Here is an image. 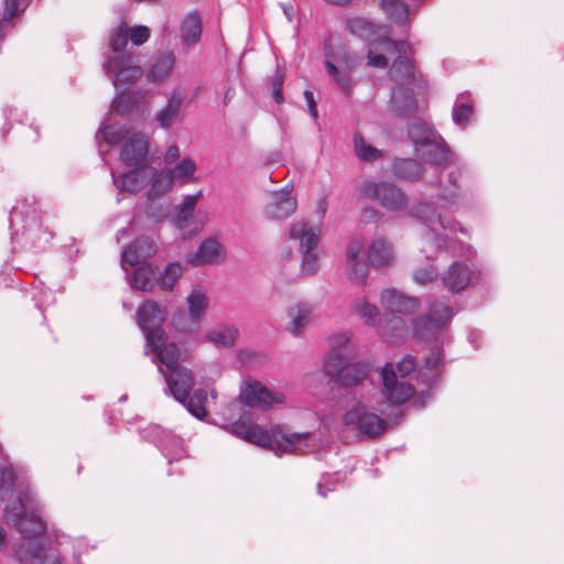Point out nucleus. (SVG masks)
I'll return each mask as SVG.
<instances>
[{"mask_svg":"<svg viewBox=\"0 0 564 564\" xmlns=\"http://www.w3.org/2000/svg\"><path fill=\"white\" fill-rule=\"evenodd\" d=\"M175 63L176 56L171 51L155 54L149 65L148 80L158 84L165 82L172 75Z\"/></svg>","mask_w":564,"mask_h":564,"instance_id":"20","label":"nucleus"},{"mask_svg":"<svg viewBox=\"0 0 564 564\" xmlns=\"http://www.w3.org/2000/svg\"><path fill=\"white\" fill-rule=\"evenodd\" d=\"M373 45H368L367 64L377 68H386L388 66V57L384 54H378L380 51L389 54L406 55L409 45L405 41H395L389 36H377L373 39Z\"/></svg>","mask_w":564,"mask_h":564,"instance_id":"12","label":"nucleus"},{"mask_svg":"<svg viewBox=\"0 0 564 564\" xmlns=\"http://www.w3.org/2000/svg\"><path fill=\"white\" fill-rule=\"evenodd\" d=\"M364 243L359 239L351 240L346 250V261H354L357 259H364Z\"/></svg>","mask_w":564,"mask_h":564,"instance_id":"55","label":"nucleus"},{"mask_svg":"<svg viewBox=\"0 0 564 564\" xmlns=\"http://www.w3.org/2000/svg\"><path fill=\"white\" fill-rule=\"evenodd\" d=\"M327 207H328V204H327L326 197L319 198L317 202L316 209L321 217L325 216Z\"/></svg>","mask_w":564,"mask_h":564,"instance_id":"64","label":"nucleus"},{"mask_svg":"<svg viewBox=\"0 0 564 564\" xmlns=\"http://www.w3.org/2000/svg\"><path fill=\"white\" fill-rule=\"evenodd\" d=\"M415 366V358L408 355L397 365L386 364L381 368V393L389 403L403 404L414 394V387L408 377L414 371Z\"/></svg>","mask_w":564,"mask_h":564,"instance_id":"4","label":"nucleus"},{"mask_svg":"<svg viewBox=\"0 0 564 564\" xmlns=\"http://www.w3.org/2000/svg\"><path fill=\"white\" fill-rule=\"evenodd\" d=\"M20 12V0H4L3 17L6 20L14 18Z\"/></svg>","mask_w":564,"mask_h":564,"instance_id":"59","label":"nucleus"},{"mask_svg":"<svg viewBox=\"0 0 564 564\" xmlns=\"http://www.w3.org/2000/svg\"><path fill=\"white\" fill-rule=\"evenodd\" d=\"M416 155L424 162L441 169H445L456 161L454 152L442 137H438L425 149H417Z\"/></svg>","mask_w":564,"mask_h":564,"instance_id":"14","label":"nucleus"},{"mask_svg":"<svg viewBox=\"0 0 564 564\" xmlns=\"http://www.w3.org/2000/svg\"><path fill=\"white\" fill-rule=\"evenodd\" d=\"M351 339V333L349 330H344L340 333H336L328 338V345L330 347V352H348V344Z\"/></svg>","mask_w":564,"mask_h":564,"instance_id":"51","label":"nucleus"},{"mask_svg":"<svg viewBox=\"0 0 564 564\" xmlns=\"http://www.w3.org/2000/svg\"><path fill=\"white\" fill-rule=\"evenodd\" d=\"M423 172V165L414 159H395L392 164V173L400 178L416 181Z\"/></svg>","mask_w":564,"mask_h":564,"instance_id":"34","label":"nucleus"},{"mask_svg":"<svg viewBox=\"0 0 564 564\" xmlns=\"http://www.w3.org/2000/svg\"><path fill=\"white\" fill-rule=\"evenodd\" d=\"M348 278L350 281L365 284L368 276V263L364 259L347 261Z\"/></svg>","mask_w":564,"mask_h":564,"instance_id":"47","label":"nucleus"},{"mask_svg":"<svg viewBox=\"0 0 564 564\" xmlns=\"http://www.w3.org/2000/svg\"><path fill=\"white\" fill-rule=\"evenodd\" d=\"M102 135H104L105 141L108 144L113 145V144L119 143L122 140L126 141V139L130 134H128V131L121 126L109 124L102 129Z\"/></svg>","mask_w":564,"mask_h":564,"instance_id":"53","label":"nucleus"},{"mask_svg":"<svg viewBox=\"0 0 564 564\" xmlns=\"http://www.w3.org/2000/svg\"><path fill=\"white\" fill-rule=\"evenodd\" d=\"M224 258L221 245L215 239H206L196 252L187 254V262L193 265L215 264L221 262Z\"/></svg>","mask_w":564,"mask_h":564,"instance_id":"21","label":"nucleus"},{"mask_svg":"<svg viewBox=\"0 0 564 564\" xmlns=\"http://www.w3.org/2000/svg\"><path fill=\"white\" fill-rule=\"evenodd\" d=\"M381 305L391 314L410 315L417 311L420 302L416 297H410L390 289L382 292Z\"/></svg>","mask_w":564,"mask_h":564,"instance_id":"17","label":"nucleus"},{"mask_svg":"<svg viewBox=\"0 0 564 564\" xmlns=\"http://www.w3.org/2000/svg\"><path fill=\"white\" fill-rule=\"evenodd\" d=\"M238 336V329L235 326L227 325H218L213 329L208 330L206 334L207 340L210 343L223 346V347H231L234 346Z\"/></svg>","mask_w":564,"mask_h":564,"instance_id":"38","label":"nucleus"},{"mask_svg":"<svg viewBox=\"0 0 564 564\" xmlns=\"http://www.w3.org/2000/svg\"><path fill=\"white\" fill-rule=\"evenodd\" d=\"M341 423L361 440L378 438L387 430V422L360 401L344 413Z\"/></svg>","mask_w":564,"mask_h":564,"instance_id":"5","label":"nucleus"},{"mask_svg":"<svg viewBox=\"0 0 564 564\" xmlns=\"http://www.w3.org/2000/svg\"><path fill=\"white\" fill-rule=\"evenodd\" d=\"M312 311V305L306 303H299L289 307L288 316L290 318V324L288 329L292 335L299 336L303 333L311 322Z\"/></svg>","mask_w":564,"mask_h":564,"instance_id":"27","label":"nucleus"},{"mask_svg":"<svg viewBox=\"0 0 564 564\" xmlns=\"http://www.w3.org/2000/svg\"><path fill=\"white\" fill-rule=\"evenodd\" d=\"M442 357V350L438 347L433 348L431 354L425 358V367L430 370L435 369L441 362Z\"/></svg>","mask_w":564,"mask_h":564,"instance_id":"58","label":"nucleus"},{"mask_svg":"<svg viewBox=\"0 0 564 564\" xmlns=\"http://www.w3.org/2000/svg\"><path fill=\"white\" fill-rule=\"evenodd\" d=\"M182 274V267L180 263H170L163 274L158 280L163 290H172L175 282Z\"/></svg>","mask_w":564,"mask_h":564,"instance_id":"49","label":"nucleus"},{"mask_svg":"<svg viewBox=\"0 0 564 564\" xmlns=\"http://www.w3.org/2000/svg\"><path fill=\"white\" fill-rule=\"evenodd\" d=\"M14 479L11 471L6 468L0 470V499L4 497V494L11 491L13 488Z\"/></svg>","mask_w":564,"mask_h":564,"instance_id":"56","label":"nucleus"},{"mask_svg":"<svg viewBox=\"0 0 564 564\" xmlns=\"http://www.w3.org/2000/svg\"><path fill=\"white\" fill-rule=\"evenodd\" d=\"M40 503L31 490L20 492L17 500L4 509V519L8 524L18 529L24 541L13 546L14 557L20 564H44L45 549L32 539L41 536L46 531V524L39 516Z\"/></svg>","mask_w":564,"mask_h":564,"instance_id":"1","label":"nucleus"},{"mask_svg":"<svg viewBox=\"0 0 564 564\" xmlns=\"http://www.w3.org/2000/svg\"><path fill=\"white\" fill-rule=\"evenodd\" d=\"M111 176L115 186L119 191L135 193L142 188L144 183L143 172L139 170L127 172L121 176H117L115 172H111Z\"/></svg>","mask_w":564,"mask_h":564,"instance_id":"36","label":"nucleus"},{"mask_svg":"<svg viewBox=\"0 0 564 564\" xmlns=\"http://www.w3.org/2000/svg\"><path fill=\"white\" fill-rule=\"evenodd\" d=\"M180 158V150L177 145H171L166 150V153L164 155V162L166 164H171L172 162L176 161Z\"/></svg>","mask_w":564,"mask_h":564,"instance_id":"62","label":"nucleus"},{"mask_svg":"<svg viewBox=\"0 0 564 564\" xmlns=\"http://www.w3.org/2000/svg\"><path fill=\"white\" fill-rule=\"evenodd\" d=\"M239 398L243 405L261 411H269L286 401L283 392L269 389L262 382L252 379L243 382Z\"/></svg>","mask_w":564,"mask_h":564,"instance_id":"7","label":"nucleus"},{"mask_svg":"<svg viewBox=\"0 0 564 564\" xmlns=\"http://www.w3.org/2000/svg\"><path fill=\"white\" fill-rule=\"evenodd\" d=\"M302 253L301 261V273L304 275H314L317 273L319 268L318 262V252L314 251H305Z\"/></svg>","mask_w":564,"mask_h":564,"instance_id":"52","label":"nucleus"},{"mask_svg":"<svg viewBox=\"0 0 564 564\" xmlns=\"http://www.w3.org/2000/svg\"><path fill=\"white\" fill-rule=\"evenodd\" d=\"M390 322L392 323V336H395L399 332H403L405 329V324L402 318L392 316Z\"/></svg>","mask_w":564,"mask_h":564,"instance_id":"63","label":"nucleus"},{"mask_svg":"<svg viewBox=\"0 0 564 564\" xmlns=\"http://www.w3.org/2000/svg\"><path fill=\"white\" fill-rule=\"evenodd\" d=\"M304 98H305V101H306V105L308 107L311 116L314 119H317L318 115H317V108H316V104H315V100H314L313 93L310 91V90H305L304 91Z\"/></svg>","mask_w":564,"mask_h":564,"instance_id":"61","label":"nucleus"},{"mask_svg":"<svg viewBox=\"0 0 564 564\" xmlns=\"http://www.w3.org/2000/svg\"><path fill=\"white\" fill-rule=\"evenodd\" d=\"M415 99L410 86L392 87L390 107L400 116L409 115L415 109Z\"/></svg>","mask_w":564,"mask_h":564,"instance_id":"26","label":"nucleus"},{"mask_svg":"<svg viewBox=\"0 0 564 564\" xmlns=\"http://www.w3.org/2000/svg\"><path fill=\"white\" fill-rule=\"evenodd\" d=\"M296 207L297 202L292 196V187L286 185L270 194V199L263 207V215L270 220H284L295 213Z\"/></svg>","mask_w":564,"mask_h":564,"instance_id":"11","label":"nucleus"},{"mask_svg":"<svg viewBox=\"0 0 564 564\" xmlns=\"http://www.w3.org/2000/svg\"><path fill=\"white\" fill-rule=\"evenodd\" d=\"M409 138L415 145V153L417 149H425L433 143L440 134H437L426 122L414 120L408 130Z\"/></svg>","mask_w":564,"mask_h":564,"instance_id":"28","label":"nucleus"},{"mask_svg":"<svg viewBox=\"0 0 564 564\" xmlns=\"http://www.w3.org/2000/svg\"><path fill=\"white\" fill-rule=\"evenodd\" d=\"M173 182L174 178L170 170L155 171L153 174L150 195H160L167 192L172 188Z\"/></svg>","mask_w":564,"mask_h":564,"instance_id":"45","label":"nucleus"},{"mask_svg":"<svg viewBox=\"0 0 564 564\" xmlns=\"http://www.w3.org/2000/svg\"><path fill=\"white\" fill-rule=\"evenodd\" d=\"M165 316V308L152 301L143 303L138 308V324L145 336L147 346L158 347L163 343L165 332L162 325Z\"/></svg>","mask_w":564,"mask_h":564,"instance_id":"8","label":"nucleus"},{"mask_svg":"<svg viewBox=\"0 0 564 564\" xmlns=\"http://www.w3.org/2000/svg\"><path fill=\"white\" fill-rule=\"evenodd\" d=\"M156 282V273L151 265H140L130 278V285L141 291H151Z\"/></svg>","mask_w":564,"mask_h":564,"instance_id":"37","label":"nucleus"},{"mask_svg":"<svg viewBox=\"0 0 564 564\" xmlns=\"http://www.w3.org/2000/svg\"><path fill=\"white\" fill-rule=\"evenodd\" d=\"M142 440L154 444L171 464L185 457V449L181 437L158 424H150L140 430Z\"/></svg>","mask_w":564,"mask_h":564,"instance_id":"9","label":"nucleus"},{"mask_svg":"<svg viewBox=\"0 0 564 564\" xmlns=\"http://www.w3.org/2000/svg\"><path fill=\"white\" fill-rule=\"evenodd\" d=\"M436 275V271L432 264L421 268L414 272V281L417 284L425 285L432 282Z\"/></svg>","mask_w":564,"mask_h":564,"instance_id":"54","label":"nucleus"},{"mask_svg":"<svg viewBox=\"0 0 564 564\" xmlns=\"http://www.w3.org/2000/svg\"><path fill=\"white\" fill-rule=\"evenodd\" d=\"M165 340L166 336L164 335L163 343L158 347L145 345V354H149V349L155 352L156 358L161 364V366H159V370L162 376L183 367L178 364L181 357L180 347L174 343L166 344Z\"/></svg>","mask_w":564,"mask_h":564,"instance_id":"19","label":"nucleus"},{"mask_svg":"<svg viewBox=\"0 0 564 564\" xmlns=\"http://www.w3.org/2000/svg\"><path fill=\"white\" fill-rule=\"evenodd\" d=\"M289 237L300 241V252L314 251L319 242L321 228L299 220L291 225Z\"/></svg>","mask_w":564,"mask_h":564,"instance_id":"18","label":"nucleus"},{"mask_svg":"<svg viewBox=\"0 0 564 564\" xmlns=\"http://www.w3.org/2000/svg\"><path fill=\"white\" fill-rule=\"evenodd\" d=\"M282 86L283 77L281 74L276 73L272 78V96L278 104L283 101Z\"/></svg>","mask_w":564,"mask_h":564,"instance_id":"57","label":"nucleus"},{"mask_svg":"<svg viewBox=\"0 0 564 564\" xmlns=\"http://www.w3.org/2000/svg\"><path fill=\"white\" fill-rule=\"evenodd\" d=\"M231 430L237 436L252 444L272 449L279 455L283 452L304 454L311 448L308 443L311 437L310 432L286 433L279 426L267 431L258 424L246 421L242 417L232 424Z\"/></svg>","mask_w":564,"mask_h":564,"instance_id":"3","label":"nucleus"},{"mask_svg":"<svg viewBox=\"0 0 564 564\" xmlns=\"http://www.w3.org/2000/svg\"><path fill=\"white\" fill-rule=\"evenodd\" d=\"M196 165L191 159H183L172 170L174 181H188L195 173Z\"/></svg>","mask_w":564,"mask_h":564,"instance_id":"50","label":"nucleus"},{"mask_svg":"<svg viewBox=\"0 0 564 564\" xmlns=\"http://www.w3.org/2000/svg\"><path fill=\"white\" fill-rule=\"evenodd\" d=\"M389 77L394 83L393 87L410 86L415 77L411 59L406 55H399L393 61Z\"/></svg>","mask_w":564,"mask_h":564,"instance_id":"25","label":"nucleus"},{"mask_svg":"<svg viewBox=\"0 0 564 564\" xmlns=\"http://www.w3.org/2000/svg\"><path fill=\"white\" fill-rule=\"evenodd\" d=\"M369 368L364 364H350L334 380L340 387L352 388L362 382L368 376Z\"/></svg>","mask_w":564,"mask_h":564,"instance_id":"32","label":"nucleus"},{"mask_svg":"<svg viewBox=\"0 0 564 564\" xmlns=\"http://www.w3.org/2000/svg\"><path fill=\"white\" fill-rule=\"evenodd\" d=\"M355 311L365 321L366 324L376 326L381 335L387 333V317L379 316V310L376 305L370 304L366 300H360L355 303Z\"/></svg>","mask_w":564,"mask_h":564,"instance_id":"31","label":"nucleus"},{"mask_svg":"<svg viewBox=\"0 0 564 564\" xmlns=\"http://www.w3.org/2000/svg\"><path fill=\"white\" fill-rule=\"evenodd\" d=\"M453 310L449 305L434 301L429 305L425 316L417 317L413 322V332L422 340L437 338L453 318Z\"/></svg>","mask_w":564,"mask_h":564,"instance_id":"6","label":"nucleus"},{"mask_svg":"<svg viewBox=\"0 0 564 564\" xmlns=\"http://www.w3.org/2000/svg\"><path fill=\"white\" fill-rule=\"evenodd\" d=\"M452 116L453 121L460 127H466L470 122L474 116V105L467 95L460 94L457 96Z\"/></svg>","mask_w":564,"mask_h":564,"instance_id":"39","label":"nucleus"},{"mask_svg":"<svg viewBox=\"0 0 564 564\" xmlns=\"http://www.w3.org/2000/svg\"><path fill=\"white\" fill-rule=\"evenodd\" d=\"M183 104V93L180 87L174 88L165 106L158 111L155 120L163 129L171 128L178 118Z\"/></svg>","mask_w":564,"mask_h":564,"instance_id":"24","label":"nucleus"},{"mask_svg":"<svg viewBox=\"0 0 564 564\" xmlns=\"http://www.w3.org/2000/svg\"><path fill=\"white\" fill-rule=\"evenodd\" d=\"M52 238L53 234L43 228L42 224L37 223L34 217L28 220L21 232V239L34 250L45 249Z\"/></svg>","mask_w":564,"mask_h":564,"instance_id":"23","label":"nucleus"},{"mask_svg":"<svg viewBox=\"0 0 564 564\" xmlns=\"http://www.w3.org/2000/svg\"><path fill=\"white\" fill-rule=\"evenodd\" d=\"M149 151V140L140 132L131 133L124 141L120 158L127 166H134L142 162Z\"/></svg>","mask_w":564,"mask_h":564,"instance_id":"15","label":"nucleus"},{"mask_svg":"<svg viewBox=\"0 0 564 564\" xmlns=\"http://www.w3.org/2000/svg\"><path fill=\"white\" fill-rule=\"evenodd\" d=\"M206 402L207 392L204 389H197L192 395H188L184 405L193 416L203 420L207 415Z\"/></svg>","mask_w":564,"mask_h":564,"instance_id":"43","label":"nucleus"},{"mask_svg":"<svg viewBox=\"0 0 564 564\" xmlns=\"http://www.w3.org/2000/svg\"><path fill=\"white\" fill-rule=\"evenodd\" d=\"M202 196H203V194L200 191L196 194L187 195L184 197L182 203L178 205L177 213L173 218V224L178 229H184L185 227H187L188 221L194 214L197 202Z\"/></svg>","mask_w":564,"mask_h":564,"instance_id":"35","label":"nucleus"},{"mask_svg":"<svg viewBox=\"0 0 564 564\" xmlns=\"http://www.w3.org/2000/svg\"><path fill=\"white\" fill-rule=\"evenodd\" d=\"M347 30L367 42V45H373V39L378 34L379 28L370 20L361 17L350 18L346 22Z\"/></svg>","mask_w":564,"mask_h":564,"instance_id":"29","label":"nucleus"},{"mask_svg":"<svg viewBox=\"0 0 564 564\" xmlns=\"http://www.w3.org/2000/svg\"><path fill=\"white\" fill-rule=\"evenodd\" d=\"M163 377L167 384V389L174 399L177 402L185 404L195 384L193 372L189 369L182 367L165 373Z\"/></svg>","mask_w":564,"mask_h":564,"instance_id":"13","label":"nucleus"},{"mask_svg":"<svg viewBox=\"0 0 564 564\" xmlns=\"http://www.w3.org/2000/svg\"><path fill=\"white\" fill-rule=\"evenodd\" d=\"M155 252L156 247L153 240L149 238L135 239L130 246L123 249L121 253V267L124 271H128L127 265L135 267L153 257Z\"/></svg>","mask_w":564,"mask_h":564,"instance_id":"16","label":"nucleus"},{"mask_svg":"<svg viewBox=\"0 0 564 564\" xmlns=\"http://www.w3.org/2000/svg\"><path fill=\"white\" fill-rule=\"evenodd\" d=\"M368 259L376 268L387 267L393 263V252L384 239L373 240L368 250Z\"/></svg>","mask_w":564,"mask_h":564,"instance_id":"30","label":"nucleus"},{"mask_svg":"<svg viewBox=\"0 0 564 564\" xmlns=\"http://www.w3.org/2000/svg\"><path fill=\"white\" fill-rule=\"evenodd\" d=\"M359 191L368 199H376L389 210H401L406 206L408 198L397 185L389 182H364Z\"/></svg>","mask_w":564,"mask_h":564,"instance_id":"10","label":"nucleus"},{"mask_svg":"<svg viewBox=\"0 0 564 564\" xmlns=\"http://www.w3.org/2000/svg\"><path fill=\"white\" fill-rule=\"evenodd\" d=\"M338 475L335 474L334 476L332 475H325L323 476L322 480L317 484V492L318 495H321L322 497H326L327 492L324 490L325 487H328V486H333L334 484V479H336V481H338Z\"/></svg>","mask_w":564,"mask_h":564,"instance_id":"60","label":"nucleus"},{"mask_svg":"<svg viewBox=\"0 0 564 564\" xmlns=\"http://www.w3.org/2000/svg\"><path fill=\"white\" fill-rule=\"evenodd\" d=\"M354 145L357 158L364 162H375L383 156L382 150L369 144L359 133L354 137Z\"/></svg>","mask_w":564,"mask_h":564,"instance_id":"41","label":"nucleus"},{"mask_svg":"<svg viewBox=\"0 0 564 564\" xmlns=\"http://www.w3.org/2000/svg\"><path fill=\"white\" fill-rule=\"evenodd\" d=\"M349 357L347 354L344 352H329L324 361V372L326 376H328L332 380H335L336 377L343 372V370L349 366L348 362Z\"/></svg>","mask_w":564,"mask_h":564,"instance_id":"40","label":"nucleus"},{"mask_svg":"<svg viewBox=\"0 0 564 564\" xmlns=\"http://www.w3.org/2000/svg\"><path fill=\"white\" fill-rule=\"evenodd\" d=\"M202 20L197 12H189L182 21L181 36L185 45L195 44L202 36Z\"/></svg>","mask_w":564,"mask_h":564,"instance_id":"33","label":"nucleus"},{"mask_svg":"<svg viewBox=\"0 0 564 564\" xmlns=\"http://www.w3.org/2000/svg\"><path fill=\"white\" fill-rule=\"evenodd\" d=\"M470 279L469 267L460 261L454 262L442 275L444 288L453 293L463 291L469 284Z\"/></svg>","mask_w":564,"mask_h":564,"instance_id":"22","label":"nucleus"},{"mask_svg":"<svg viewBox=\"0 0 564 564\" xmlns=\"http://www.w3.org/2000/svg\"><path fill=\"white\" fill-rule=\"evenodd\" d=\"M381 8L398 24L404 23L408 19L409 8L400 0H381Z\"/></svg>","mask_w":564,"mask_h":564,"instance_id":"44","label":"nucleus"},{"mask_svg":"<svg viewBox=\"0 0 564 564\" xmlns=\"http://www.w3.org/2000/svg\"><path fill=\"white\" fill-rule=\"evenodd\" d=\"M325 66L327 73L334 78L338 87L344 91L345 95L349 96L352 86L349 73L339 70L329 59H326Z\"/></svg>","mask_w":564,"mask_h":564,"instance_id":"46","label":"nucleus"},{"mask_svg":"<svg viewBox=\"0 0 564 564\" xmlns=\"http://www.w3.org/2000/svg\"><path fill=\"white\" fill-rule=\"evenodd\" d=\"M150 29L144 25L128 28L126 23L112 30L109 36V52L106 54L104 70L112 78L117 89L124 90L139 79L142 74L140 56L128 48V41L142 45L150 39Z\"/></svg>","mask_w":564,"mask_h":564,"instance_id":"2","label":"nucleus"},{"mask_svg":"<svg viewBox=\"0 0 564 564\" xmlns=\"http://www.w3.org/2000/svg\"><path fill=\"white\" fill-rule=\"evenodd\" d=\"M189 316L200 318L208 307V299L200 288H194L187 296Z\"/></svg>","mask_w":564,"mask_h":564,"instance_id":"42","label":"nucleus"},{"mask_svg":"<svg viewBox=\"0 0 564 564\" xmlns=\"http://www.w3.org/2000/svg\"><path fill=\"white\" fill-rule=\"evenodd\" d=\"M416 215L423 221H425L432 228V230H434V228H433L434 223H438L441 225V227H443L444 229L453 228L451 225L444 223L442 217L436 213V210L434 208H432L431 206H429L426 204H422L416 208Z\"/></svg>","mask_w":564,"mask_h":564,"instance_id":"48","label":"nucleus"}]
</instances>
